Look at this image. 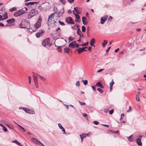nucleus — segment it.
<instances>
[{
    "label": "nucleus",
    "mask_w": 146,
    "mask_h": 146,
    "mask_svg": "<svg viewBox=\"0 0 146 146\" xmlns=\"http://www.w3.org/2000/svg\"><path fill=\"white\" fill-rule=\"evenodd\" d=\"M42 21V18L40 16L38 18V21L37 22L35 23L34 25V28L32 30V31H28V32L30 33H32L33 31H35L38 28L40 27L41 26V23Z\"/></svg>",
    "instance_id": "nucleus-1"
},
{
    "label": "nucleus",
    "mask_w": 146,
    "mask_h": 146,
    "mask_svg": "<svg viewBox=\"0 0 146 146\" xmlns=\"http://www.w3.org/2000/svg\"><path fill=\"white\" fill-rule=\"evenodd\" d=\"M56 42H61L64 43L63 44H60V46H58L55 45V46L57 47V50L58 51L60 52H61L62 51V49L61 48V47L64 46L66 44V40L65 39H60L57 40H56Z\"/></svg>",
    "instance_id": "nucleus-2"
},
{
    "label": "nucleus",
    "mask_w": 146,
    "mask_h": 146,
    "mask_svg": "<svg viewBox=\"0 0 146 146\" xmlns=\"http://www.w3.org/2000/svg\"><path fill=\"white\" fill-rule=\"evenodd\" d=\"M55 13H52L48 16L47 22L48 26L52 24H54L56 23V21L54 20V15Z\"/></svg>",
    "instance_id": "nucleus-3"
},
{
    "label": "nucleus",
    "mask_w": 146,
    "mask_h": 146,
    "mask_svg": "<svg viewBox=\"0 0 146 146\" xmlns=\"http://www.w3.org/2000/svg\"><path fill=\"white\" fill-rule=\"evenodd\" d=\"M38 11L35 9H32L28 15V19H29L38 14Z\"/></svg>",
    "instance_id": "nucleus-4"
},
{
    "label": "nucleus",
    "mask_w": 146,
    "mask_h": 146,
    "mask_svg": "<svg viewBox=\"0 0 146 146\" xmlns=\"http://www.w3.org/2000/svg\"><path fill=\"white\" fill-rule=\"evenodd\" d=\"M49 3L46 2L42 4L41 6L40 9L45 11H47L49 9Z\"/></svg>",
    "instance_id": "nucleus-5"
},
{
    "label": "nucleus",
    "mask_w": 146,
    "mask_h": 146,
    "mask_svg": "<svg viewBox=\"0 0 146 146\" xmlns=\"http://www.w3.org/2000/svg\"><path fill=\"white\" fill-rule=\"evenodd\" d=\"M30 23L28 22H25L23 23H20L19 25V26L20 28H26L29 29L30 27Z\"/></svg>",
    "instance_id": "nucleus-6"
},
{
    "label": "nucleus",
    "mask_w": 146,
    "mask_h": 146,
    "mask_svg": "<svg viewBox=\"0 0 146 146\" xmlns=\"http://www.w3.org/2000/svg\"><path fill=\"white\" fill-rule=\"evenodd\" d=\"M50 42V39L49 38H47L44 39L42 42V45L46 47V45L50 46L51 44H49Z\"/></svg>",
    "instance_id": "nucleus-7"
},
{
    "label": "nucleus",
    "mask_w": 146,
    "mask_h": 146,
    "mask_svg": "<svg viewBox=\"0 0 146 146\" xmlns=\"http://www.w3.org/2000/svg\"><path fill=\"white\" fill-rule=\"evenodd\" d=\"M32 141L34 143L39 145L41 146H44V145L41 143L37 139L35 138H31Z\"/></svg>",
    "instance_id": "nucleus-8"
},
{
    "label": "nucleus",
    "mask_w": 146,
    "mask_h": 146,
    "mask_svg": "<svg viewBox=\"0 0 146 146\" xmlns=\"http://www.w3.org/2000/svg\"><path fill=\"white\" fill-rule=\"evenodd\" d=\"M142 137V135H138L137 136V139L136 140V142L139 145L141 146L142 145L141 139Z\"/></svg>",
    "instance_id": "nucleus-9"
},
{
    "label": "nucleus",
    "mask_w": 146,
    "mask_h": 146,
    "mask_svg": "<svg viewBox=\"0 0 146 146\" xmlns=\"http://www.w3.org/2000/svg\"><path fill=\"white\" fill-rule=\"evenodd\" d=\"M22 108L27 113L32 114L35 113L34 111L25 108Z\"/></svg>",
    "instance_id": "nucleus-10"
},
{
    "label": "nucleus",
    "mask_w": 146,
    "mask_h": 146,
    "mask_svg": "<svg viewBox=\"0 0 146 146\" xmlns=\"http://www.w3.org/2000/svg\"><path fill=\"white\" fill-rule=\"evenodd\" d=\"M66 21L68 23L74 24V23L71 17L66 18Z\"/></svg>",
    "instance_id": "nucleus-11"
},
{
    "label": "nucleus",
    "mask_w": 146,
    "mask_h": 146,
    "mask_svg": "<svg viewBox=\"0 0 146 146\" xmlns=\"http://www.w3.org/2000/svg\"><path fill=\"white\" fill-rule=\"evenodd\" d=\"M22 12V11L20 9L18 11L15 12L14 14V15L15 17H17L21 16L22 14H23V13Z\"/></svg>",
    "instance_id": "nucleus-12"
},
{
    "label": "nucleus",
    "mask_w": 146,
    "mask_h": 146,
    "mask_svg": "<svg viewBox=\"0 0 146 146\" xmlns=\"http://www.w3.org/2000/svg\"><path fill=\"white\" fill-rule=\"evenodd\" d=\"M33 78L34 81L35 83V85L37 84V76H38L36 75V73L33 72Z\"/></svg>",
    "instance_id": "nucleus-13"
},
{
    "label": "nucleus",
    "mask_w": 146,
    "mask_h": 146,
    "mask_svg": "<svg viewBox=\"0 0 146 146\" xmlns=\"http://www.w3.org/2000/svg\"><path fill=\"white\" fill-rule=\"evenodd\" d=\"M44 31L42 30L39 31L36 34V36L37 38H39L40 36L42 35V33L44 32Z\"/></svg>",
    "instance_id": "nucleus-14"
},
{
    "label": "nucleus",
    "mask_w": 146,
    "mask_h": 146,
    "mask_svg": "<svg viewBox=\"0 0 146 146\" xmlns=\"http://www.w3.org/2000/svg\"><path fill=\"white\" fill-rule=\"evenodd\" d=\"M76 41H75L73 42H71L68 45L69 46L72 48H75V42Z\"/></svg>",
    "instance_id": "nucleus-15"
},
{
    "label": "nucleus",
    "mask_w": 146,
    "mask_h": 146,
    "mask_svg": "<svg viewBox=\"0 0 146 146\" xmlns=\"http://www.w3.org/2000/svg\"><path fill=\"white\" fill-rule=\"evenodd\" d=\"M108 17L107 15L105 16L104 17H102L101 19V23L102 24H103L107 19Z\"/></svg>",
    "instance_id": "nucleus-16"
},
{
    "label": "nucleus",
    "mask_w": 146,
    "mask_h": 146,
    "mask_svg": "<svg viewBox=\"0 0 146 146\" xmlns=\"http://www.w3.org/2000/svg\"><path fill=\"white\" fill-rule=\"evenodd\" d=\"M77 33L80 36V37H83V34L81 32L79 28H78L77 29Z\"/></svg>",
    "instance_id": "nucleus-17"
},
{
    "label": "nucleus",
    "mask_w": 146,
    "mask_h": 146,
    "mask_svg": "<svg viewBox=\"0 0 146 146\" xmlns=\"http://www.w3.org/2000/svg\"><path fill=\"white\" fill-rule=\"evenodd\" d=\"M76 17L75 21L76 22L79 23L80 22V21L79 20L80 17L79 15L77 14H76L75 15Z\"/></svg>",
    "instance_id": "nucleus-18"
},
{
    "label": "nucleus",
    "mask_w": 146,
    "mask_h": 146,
    "mask_svg": "<svg viewBox=\"0 0 146 146\" xmlns=\"http://www.w3.org/2000/svg\"><path fill=\"white\" fill-rule=\"evenodd\" d=\"M74 10L78 14H80L81 12L80 9L79 8L75 7L74 9Z\"/></svg>",
    "instance_id": "nucleus-19"
},
{
    "label": "nucleus",
    "mask_w": 146,
    "mask_h": 146,
    "mask_svg": "<svg viewBox=\"0 0 146 146\" xmlns=\"http://www.w3.org/2000/svg\"><path fill=\"white\" fill-rule=\"evenodd\" d=\"M15 21L14 19L12 18L11 19H8L7 21V22L8 23H10L14 22Z\"/></svg>",
    "instance_id": "nucleus-20"
},
{
    "label": "nucleus",
    "mask_w": 146,
    "mask_h": 146,
    "mask_svg": "<svg viewBox=\"0 0 146 146\" xmlns=\"http://www.w3.org/2000/svg\"><path fill=\"white\" fill-rule=\"evenodd\" d=\"M82 135H80V136L81 139V141L82 142L83 139L84 138H85L86 136V134L84 133H83Z\"/></svg>",
    "instance_id": "nucleus-21"
},
{
    "label": "nucleus",
    "mask_w": 146,
    "mask_h": 146,
    "mask_svg": "<svg viewBox=\"0 0 146 146\" xmlns=\"http://www.w3.org/2000/svg\"><path fill=\"white\" fill-rule=\"evenodd\" d=\"M37 2H29V3H25V5L26 6H28L29 5H33L34 3H35L36 4H37Z\"/></svg>",
    "instance_id": "nucleus-22"
},
{
    "label": "nucleus",
    "mask_w": 146,
    "mask_h": 146,
    "mask_svg": "<svg viewBox=\"0 0 146 146\" xmlns=\"http://www.w3.org/2000/svg\"><path fill=\"white\" fill-rule=\"evenodd\" d=\"M95 39L94 38H92L90 42V44L91 46H95L94 45V44L95 43Z\"/></svg>",
    "instance_id": "nucleus-23"
},
{
    "label": "nucleus",
    "mask_w": 146,
    "mask_h": 146,
    "mask_svg": "<svg viewBox=\"0 0 146 146\" xmlns=\"http://www.w3.org/2000/svg\"><path fill=\"white\" fill-rule=\"evenodd\" d=\"M21 11H22L23 13H26L27 12V8L26 7H24V8H23L22 9H21Z\"/></svg>",
    "instance_id": "nucleus-24"
},
{
    "label": "nucleus",
    "mask_w": 146,
    "mask_h": 146,
    "mask_svg": "<svg viewBox=\"0 0 146 146\" xmlns=\"http://www.w3.org/2000/svg\"><path fill=\"white\" fill-rule=\"evenodd\" d=\"M127 138L128 140L130 142L132 141H133V138L132 135H131L129 137H127Z\"/></svg>",
    "instance_id": "nucleus-25"
},
{
    "label": "nucleus",
    "mask_w": 146,
    "mask_h": 146,
    "mask_svg": "<svg viewBox=\"0 0 146 146\" xmlns=\"http://www.w3.org/2000/svg\"><path fill=\"white\" fill-rule=\"evenodd\" d=\"M140 93V92H138L137 94L136 95V100L137 101H139L140 99L139 98V95Z\"/></svg>",
    "instance_id": "nucleus-26"
},
{
    "label": "nucleus",
    "mask_w": 146,
    "mask_h": 146,
    "mask_svg": "<svg viewBox=\"0 0 146 146\" xmlns=\"http://www.w3.org/2000/svg\"><path fill=\"white\" fill-rule=\"evenodd\" d=\"M3 17H5V18L3 19L2 20H4L5 19H7L8 18V16H7V13L6 12L3 15Z\"/></svg>",
    "instance_id": "nucleus-27"
},
{
    "label": "nucleus",
    "mask_w": 146,
    "mask_h": 146,
    "mask_svg": "<svg viewBox=\"0 0 146 146\" xmlns=\"http://www.w3.org/2000/svg\"><path fill=\"white\" fill-rule=\"evenodd\" d=\"M36 75H37L38 76V77H39V78H40L41 80H42V81H45V78H44V77H43V76H41L40 75H39V74H36Z\"/></svg>",
    "instance_id": "nucleus-28"
},
{
    "label": "nucleus",
    "mask_w": 146,
    "mask_h": 146,
    "mask_svg": "<svg viewBox=\"0 0 146 146\" xmlns=\"http://www.w3.org/2000/svg\"><path fill=\"white\" fill-rule=\"evenodd\" d=\"M70 49L69 48L66 47L64 49V52L68 53L69 52Z\"/></svg>",
    "instance_id": "nucleus-29"
},
{
    "label": "nucleus",
    "mask_w": 146,
    "mask_h": 146,
    "mask_svg": "<svg viewBox=\"0 0 146 146\" xmlns=\"http://www.w3.org/2000/svg\"><path fill=\"white\" fill-rule=\"evenodd\" d=\"M107 43V41L104 40L103 42L102 43V45L103 47H104Z\"/></svg>",
    "instance_id": "nucleus-30"
},
{
    "label": "nucleus",
    "mask_w": 146,
    "mask_h": 146,
    "mask_svg": "<svg viewBox=\"0 0 146 146\" xmlns=\"http://www.w3.org/2000/svg\"><path fill=\"white\" fill-rule=\"evenodd\" d=\"M16 10V8L15 7H13V8L9 9L10 12H12Z\"/></svg>",
    "instance_id": "nucleus-31"
},
{
    "label": "nucleus",
    "mask_w": 146,
    "mask_h": 146,
    "mask_svg": "<svg viewBox=\"0 0 146 146\" xmlns=\"http://www.w3.org/2000/svg\"><path fill=\"white\" fill-rule=\"evenodd\" d=\"M82 82H83L84 85H86L88 84V81L87 80H82Z\"/></svg>",
    "instance_id": "nucleus-32"
},
{
    "label": "nucleus",
    "mask_w": 146,
    "mask_h": 146,
    "mask_svg": "<svg viewBox=\"0 0 146 146\" xmlns=\"http://www.w3.org/2000/svg\"><path fill=\"white\" fill-rule=\"evenodd\" d=\"M12 142L16 143L18 145H20V143L19 142H18L17 141V140H15L13 141H12Z\"/></svg>",
    "instance_id": "nucleus-33"
},
{
    "label": "nucleus",
    "mask_w": 146,
    "mask_h": 146,
    "mask_svg": "<svg viewBox=\"0 0 146 146\" xmlns=\"http://www.w3.org/2000/svg\"><path fill=\"white\" fill-rule=\"evenodd\" d=\"M114 82L113 80H112V82H111L110 84V86L111 87L110 89L111 90L112 89V87L113 86V84H114Z\"/></svg>",
    "instance_id": "nucleus-34"
},
{
    "label": "nucleus",
    "mask_w": 146,
    "mask_h": 146,
    "mask_svg": "<svg viewBox=\"0 0 146 146\" xmlns=\"http://www.w3.org/2000/svg\"><path fill=\"white\" fill-rule=\"evenodd\" d=\"M77 50L78 51V52L79 54L83 52L81 48H79Z\"/></svg>",
    "instance_id": "nucleus-35"
},
{
    "label": "nucleus",
    "mask_w": 146,
    "mask_h": 146,
    "mask_svg": "<svg viewBox=\"0 0 146 146\" xmlns=\"http://www.w3.org/2000/svg\"><path fill=\"white\" fill-rule=\"evenodd\" d=\"M74 39V38L72 37H70L68 38L69 42H70L72 41Z\"/></svg>",
    "instance_id": "nucleus-36"
},
{
    "label": "nucleus",
    "mask_w": 146,
    "mask_h": 146,
    "mask_svg": "<svg viewBox=\"0 0 146 146\" xmlns=\"http://www.w3.org/2000/svg\"><path fill=\"white\" fill-rule=\"evenodd\" d=\"M101 84H101V82H98L96 84V86H97L98 87H100V85H101Z\"/></svg>",
    "instance_id": "nucleus-37"
},
{
    "label": "nucleus",
    "mask_w": 146,
    "mask_h": 146,
    "mask_svg": "<svg viewBox=\"0 0 146 146\" xmlns=\"http://www.w3.org/2000/svg\"><path fill=\"white\" fill-rule=\"evenodd\" d=\"M82 31L83 32H85L86 31V29L85 27L84 26H82Z\"/></svg>",
    "instance_id": "nucleus-38"
},
{
    "label": "nucleus",
    "mask_w": 146,
    "mask_h": 146,
    "mask_svg": "<svg viewBox=\"0 0 146 146\" xmlns=\"http://www.w3.org/2000/svg\"><path fill=\"white\" fill-rule=\"evenodd\" d=\"M88 42H87L86 43H83L82 44H80V46H86L88 44Z\"/></svg>",
    "instance_id": "nucleus-39"
},
{
    "label": "nucleus",
    "mask_w": 146,
    "mask_h": 146,
    "mask_svg": "<svg viewBox=\"0 0 146 146\" xmlns=\"http://www.w3.org/2000/svg\"><path fill=\"white\" fill-rule=\"evenodd\" d=\"M75 85L76 86H79L80 85L79 81L77 82L75 84Z\"/></svg>",
    "instance_id": "nucleus-40"
},
{
    "label": "nucleus",
    "mask_w": 146,
    "mask_h": 146,
    "mask_svg": "<svg viewBox=\"0 0 146 146\" xmlns=\"http://www.w3.org/2000/svg\"><path fill=\"white\" fill-rule=\"evenodd\" d=\"M14 122L16 124H17V125H18L21 128V129H22V130H23V132H25V129L23 128V127H21V126L20 125H19L18 124H17L16 122H15V121H14Z\"/></svg>",
    "instance_id": "nucleus-41"
},
{
    "label": "nucleus",
    "mask_w": 146,
    "mask_h": 146,
    "mask_svg": "<svg viewBox=\"0 0 146 146\" xmlns=\"http://www.w3.org/2000/svg\"><path fill=\"white\" fill-rule=\"evenodd\" d=\"M97 90L98 91L100 92V93H103V91L100 88H98Z\"/></svg>",
    "instance_id": "nucleus-42"
},
{
    "label": "nucleus",
    "mask_w": 146,
    "mask_h": 146,
    "mask_svg": "<svg viewBox=\"0 0 146 146\" xmlns=\"http://www.w3.org/2000/svg\"><path fill=\"white\" fill-rule=\"evenodd\" d=\"M59 23L61 25L64 26V24L63 22H61L60 21H58Z\"/></svg>",
    "instance_id": "nucleus-43"
},
{
    "label": "nucleus",
    "mask_w": 146,
    "mask_h": 146,
    "mask_svg": "<svg viewBox=\"0 0 146 146\" xmlns=\"http://www.w3.org/2000/svg\"><path fill=\"white\" fill-rule=\"evenodd\" d=\"M1 122L2 123H4L5 125L7 124L6 121L3 119H2L1 120Z\"/></svg>",
    "instance_id": "nucleus-44"
},
{
    "label": "nucleus",
    "mask_w": 146,
    "mask_h": 146,
    "mask_svg": "<svg viewBox=\"0 0 146 146\" xmlns=\"http://www.w3.org/2000/svg\"><path fill=\"white\" fill-rule=\"evenodd\" d=\"M3 129L5 132H6L7 131V129L4 126L3 127Z\"/></svg>",
    "instance_id": "nucleus-45"
},
{
    "label": "nucleus",
    "mask_w": 146,
    "mask_h": 146,
    "mask_svg": "<svg viewBox=\"0 0 146 146\" xmlns=\"http://www.w3.org/2000/svg\"><path fill=\"white\" fill-rule=\"evenodd\" d=\"M58 126L59 127V128L60 129H62V128H63V127L62 125L60 123H58Z\"/></svg>",
    "instance_id": "nucleus-46"
},
{
    "label": "nucleus",
    "mask_w": 146,
    "mask_h": 146,
    "mask_svg": "<svg viewBox=\"0 0 146 146\" xmlns=\"http://www.w3.org/2000/svg\"><path fill=\"white\" fill-rule=\"evenodd\" d=\"M79 102L80 103L81 105H84L86 104V103L84 102H82L79 101Z\"/></svg>",
    "instance_id": "nucleus-47"
},
{
    "label": "nucleus",
    "mask_w": 146,
    "mask_h": 146,
    "mask_svg": "<svg viewBox=\"0 0 146 146\" xmlns=\"http://www.w3.org/2000/svg\"><path fill=\"white\" fill-rule=\"evenodd\" d=\"M114 111V110L113 109H112L109 112V113L110 114H113Z\"/></svg>",
    "instance_id": "nucleus-48"
},
{
    "label": "nucleus",
    "mask_w": 146,
    "mask_h": 146,
    "mask_svg": "<svg viewBox=\"0 0 146 146\" xmlns=\"http://www.w3.org/2000/svg\"><path fill=\"white\" fill-rule=\"evenodd\" d=\"M124 116H125V115H124V113L122 114L121 115V117L120 119V120H121V119H123L122 117L123 116L124 117Z\"/></svg>",
    "instance_id": "nucleus-49"
},
{
    "label": "nucleus",
    "mask_w": 146,
    "mask_h": 146,
    "mask_svg": "<svg viewBox=\"0 0 146 146\" xmlns=\"http://www.w3.org/2000/svg\"><path fill=\"white\" fill-rule=\"evenodd\" d=\"M86 18L85 17H83L82 18V22H84V21H85L86 20Z\"/></svg>",
    "instance_id": "nucleus-50"
},
{
    "label": "nucleus",
    "mask_w": 146,
    "mask_h": 146,
    "mask_svg": "<svg viewBox=\"0 0 146 146\" xmlns=\"http://www.w3.org/2000/svg\"><path fill=\"white\" fill-rule=\"evenodd\" d=\"M104 112L106 113H107L109 111V109H105L104 110Z\"/></svg>",
    "instance_id": "nucleus-51"
},
{
    "label": "nucleus",
    "mask_w": 146,
    "mask_h": 146,
    "mask_svg": "<svg viewBox=\"0 0 146 146\" xmlns=\"http://www.w3.org/2000/svg\"><path fill=\"white\" fill-rule=\"evenodd\" d=\"M60 1L64 4H65V3L64 0H60Z\"/></svg>",
    "instance_id": "nucleus-52"
},
{
    "label": "nucleus",
    "mask_w": 146,
    "mask_h": 146,
    "mask_svg": "<svg viewBox=\"0 0 146 146\" xmlns=\"http://www.w3.org/2000/svg\"><path fill=\"white\" fill-rule=\"evenodd\" d=\"M5 125H6V126H7L11 128V129H13V127H10V125H9L6 124H5Z\"/></svg>",
    "instance_id": "nucleus-53"
},
{
    "label": "nucleus",
    "mask_w": 146,
    "mask_h": 146,
    "mask_svg": "<svg viewBox=\"0 0 146 146\" xmlns=\"http://www.w3.org/2000/svg\"><path fill=\"white\" fill-rule=\"evenodd\" d=\"M85 117H86L88 116V115L85 113H83L82 114Z\"/></svg>",
    "instance_id": "nucleus-54"
},
{
    "label": "nucleus",
    "mask_w": 146,
    "mask_h": 146,
    "mask_svg": "<svg viewBox=\"0 0 146 146\" xmlns=\"http://www.w3.org/2000/svg\"><path fill=\"white\" fill-rule=\"evenodd\" d=\"M61 129H62V131L63 132V134H66L65 131V129L63 128H62Z\"/></svg>",
    "instance_id": "nucleus-55"
},
{
    "label": "nucleus",
    "mask_w": 146,
    "mask_h": 146,
    "mask_svg": "<svg viewBox=\"0 0 146 146\" xmlns=\"http://www.w3.org/2000/svg\"><path fill=\"white\" fill-rule=\"evenodd\" d=\"M31 77L30 76H29V84L31 83Z\"/></svg>",
    "instance_id": "nucleus-56"
},
{
    "label": "nucleus",
    "mask_w": 146,
    "mask_h": 146,
    "mask_svg": "<svg viewBox=\"0 0 146 146\" xmlns=\"http://www.w3.org/2000/svg\"><path fill=\"white\" fill-rule=\"evenodd\" d=\"M93 122L94 124L96 125H98L99 123L97 121H94Z\"/></svg>",
    "instance_id": "nucleus-57"
},
{
    "label": "nucleus",
    "mask_w": 146,
    "mask_h": 146,
    "mask_svg": "<svg viewBox=\"0 0 146 146\" xmlns=\"http://www.w3.org/2000/svg\"><path fill=\"white\" fill-rule=\"evenodd\" d=\"M75 48H76H76H78L79 46V45L78 44H77L76 43V42H75Z\"/></svg>",
    "instance_id": "nucleus-58"
},
{
    "label": "nucleus",
    "mask_w": 146,
    "mask_h": 146,
    "mask_svg": "<svg viewBox=\"0 0 146 146\" xmlns=\"http://www.w3.org/2000/svg\"><path fill=\"white\" fill-rule=\"evenodd\" d=\"M92 88L95 91H96V89L95 87L94 86H92Z\"/></svg>",
    "instance_id": "nucleus-59"
},
{
    "label": "nucleus",
    "mask_w": 146,
    "mask_h": 146,
    "mask_svg": "<svg viewBox=\"0 0 146 146\" xmlns=\"http://www.w3.org/2000/svg\"><path fill=\"white\" fill-rule=\"evenodd\" d=\"M104 70V69H100L99 70H98L97 71V72H102V71H103V70Z\"/></svg>",
    "instance_id": "nucleus-60"
},
{
    "label": "nucleus",
    "mask_w": 146,
    "mask_h": 146,
    "mask_svg": "<svg viewBox=\"0 0 146 146\" xmlns=\"http://www.w3.org/2000/svg\"><path fill=\"white\" fill-rule=\"evenodd\" d=\"M112 17H111L110 16L109 17V19H108V20L109 21H111L112 20Z\"/></svg>",
    "instance_id": "nucleus-61"
},
{
    "label": "nucleus",
    "mask_w": 146,
    "mask_h": 146,
    "mask_svg": "<svg viewBox=\"0 0 146 146\" xmlns=\"http://www.w3.org/2000/svg\"><path fill=\"white\" fill-rule=\"evenodd\" d=\"M110 48H111V47L110 46V47H109L107 48V49L106 50V52H108V51H109V50L110 49Z\"/></svg>",
    "instance_id": "nucleus-62"
},
{
    "label": "nucleus",
    "mask_w": 146,
    "mask_h": 146,
    "mask_svg": "<svg viewBox=\"0 0 146 146\" xmlns=\"http://www.w3.org/2000/svg\"><path fill=\"white\" fill-rule=\"evenodd\" d=\"M92 48L91 46H90L88 48V49L89 51H90L91 50Z\"/></svg>",
    "instance_id": "nucleus-63"
},
{
    "label": "nucleus",
    "mask_w": 146,
    "mask_h": 146,
    "mask_svg": "<svg viewBox=\"0 0 146 146\" xmlns=\"http://www.w3.org/2000/svg\"><path fill=\"white\" fill-rule=\"evenodd\" d=\"M4 26V25L2 23H0V26L3 27V26Z\"/></svg>",
    "instance_id": "nucleus-64"
}]
</instances>
